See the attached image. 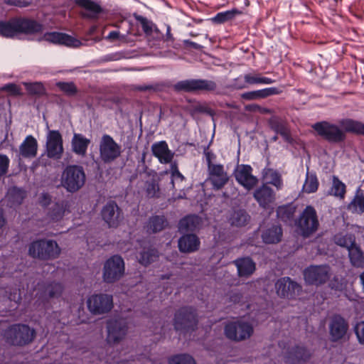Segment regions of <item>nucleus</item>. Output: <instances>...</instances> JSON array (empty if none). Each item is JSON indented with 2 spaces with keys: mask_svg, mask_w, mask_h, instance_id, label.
<instances>
[{
  "mask_svg": "<svg viewBox=\"0 0 364 364\" xmlns=\"http://www.w3.org/2000/svg\"><path fill=\"white\" fill-rule=\"evenodd\" d=\"M124 262L120 255H114L108 258L103 267L102 279L108 284L119 280L124 274Z\"/></svg>",
  "mask_w": 364,
  "mask_h": 364,
  "instance_id": "obj_8",
  "label": "nucleus"
},
{
  "mask_svg": "<svg viewBox=\"0 0 364 364\" xmlns=\"http://www.w3.org/2000/svg\"><path fill=\"white\" fill-rule=\"evenodd\" d=\"M261 99H265L273 95H278L282 93V90L277 87H269L259 90Z\"/></svg>",
  "mask_w": 364,
  "mask_h": 364,
  "instance_id": "obj_53",
  "label": "nucleus"
},
{
  "mask_svg": "<svg viewBox=\"0 0 364 364\" xmlns=\"http://www.w3.org/2000/svg\"><path fill=\"white\" fill-rule=\"evenodd\" d=\"M168 225L167 219L164 215H153L146 223L148 232L156 233L163 230Z\"/></svg>",
  "mask_w": 364,
  "mask_h": 364,
  "instance_id": "obj_32",
  "label": "nucleus"
},
{
  "mask_svg": "<svg viewBox=\"0 0 364 364\" xmlns=\"http://www.w3.org/2000/svg\"><path fill=\"white\" fill-rule=\"evenodd\" d=\"M348 257L352 266L357 268L364 267V253L359 245L355 244L348 250Z\"/></svg>",
  "mask_w": 364,
  "mask_h": 364,
  "instance_id": "obj_33",
  "label": "nucleus"
},
{
  "mask_svg": "<svg viewBox=\"0 0 364 364\" xmlns=\"http://www.w3.org/2000/svg\"><path fill=\"white\" fill-rule=\"evenodd\" d=\"M231 90H240L247 87L244 75H240L232 80L228 86Z\"/></svg>",
  "mask_w": 364,
  "mask_h": 364,
  "instance_id": "obj_52",
  "label": "nucleus"
},
{
  "mask_svg": "<svg viewBox=\"0 0 364 364\" xmlns=\"http://www.w3.org/2000/svg\"><path fill=\"white\" fill-rule=\"evenodd\" d=\"M303 275L306 284L318 287L330 279L331 270L328 264L310 265L304 270Z\"/></svg>",
  "mask_w": 364,
  "mask_h": 364,
  "instance_id": "obj_9",
  "label": "nucleus"
},
{
  "mask_svg": "<svg viewBox=\"0 0 364 364\" xmlns=\"http://www.w3.org/2000/svg\"><path fill=\"white\" fill-rule=\"evenodd\" d=\"M74 3L76 6L86 11V13L82 14V16L87 18L97 19L100 14L105 13V9L102 7L99 1L92 0H74Z\"/></svg>",
  "mask_w": 364,
  "mask_h": 364,
  "instance_id": "obj_22",
  "label": "nucleus"
},
{
  "mask_svg": "<svg viewBox=\"0 0 364 364\" xmlns=\"http://www.w3.org/2000/svg\"><path fill=\"white\" fill-rule=\"evenodd\" d=\"M108 344H116L122 341L128 331L127 322L123 318L109 319L107 323Z\"/></svg>",
  "mask_w": 364,
  "mask_h": 364,
  "instance_id": "obj_13",
  "label": "nucleus"
},
{
  "mask_svg": "<svg viewBox=\"0 0 364 364\" xmlns=\"http://www.w3.org/2000/svg\"><path fill=\"white\" fill-rule=\"evenodd\" d=\"M296 209V206L293 203L279 205L276 210L277 218L284 223H291Z\"/></svg>",
  "mask_w": 364,
  "mask_h": 364,
  "instance_id": "obj_29",
  "label": "nucleus"
},
{
  "mask_svg": "<svg viewBox=\"0 0 364 364\" xmlns=\"http://www.w3.org/2000/svg\"><path fill=\"white\" fill-rule=\"evenodd\" d=\"M224 330L225 336L234 341H241L249 338L254 331L250 323L240 321L228 323Z\"/></svg>",
  "mask_w": 364,
  "mask_h": 364,
  "instance_id": "obj_11",
  "label": "nucleus"
},
{
  "mask_svg": "<svg viewBox=\"0 0 364 364\" xmlns=\"http://www.w3.org/2000/svg\"><path fill=\"white\" fill-rule=\"evenodd\" d=\"M38 144L31 135L27 136L19 147L21 155L24 158L35 157L37 154Z\"/></svg>",
  "mask_w": 364,
  "mask_h": 364,
  "instance_id": "obj_30",
  "label": "nucleus"
},
{
  "mask_svg": "<svg viewBox=\"0 0 364 364\" xmlns=\"http://www.w3.org/2000/svg\"><path fill=\"white\" fill-rule=\"evenodd\" d=\"M151 152L159 161L164 164L171 163L174 156V153L169 149L166 141L154 143L151 145Z\"/></svg>",
  "mask_w": 364,
  "mask_h": 364,
  "instance_id": "obj_24",
  "label": "nucleus"
},
{
  "mask_svg": "<svg viewBox=\"0 0 364 364\" xmlns=\"http://www.w3.org/2000/svg\"><path fill=\"white\" fill-rule=\"evenodd\" d=\"M200 245L198 237L193 233L183 235L178 242V250L181 252L190 253L197 251Z\"/></svg>",
  "mask_w": 364,
  "mask_h": 364,
  "instance_id": "obj_25",
  "label": "nucleus"
},
{
  "mask_svg": "<svg viewBox=\"0 0 364 364\" xmlns=\"http://www.w3.org/2000/svg\"><path fill=\"white\" fill-rule=\"evenodd\" d=\"M348 208L352 210L353 213L362 214L364 213V196L356 195L353 200L350 203Z\"/></svg>",
  "mask_w": 364,
  "mask_h": 364,
  "instance_id": "obj_48",
  "label": "nucleus"
},
{
  "mask_svg": "<svg viewBox=\"0 0 364 364\" xmlns=\"http://www.w3.org/2000/svg\"><path fill=\"white\" fill-rule=\"evenodd\" d=\"M27 92L31 95H39L43 92L44 87L41 82L24 83Z\"/></svg>",
  "mask_w": 364,
  "mask_h": 364,
  "instance_id": "obj_55",
  "label": "nucleus"
},
{
  "mask_svg": "<svg viewBox=\"0 0 364 364\" xmlns=\"http://www.w3.org/2000/svg\"><path fill=\"white\" fill-rule=\"evenodd\" d=\"M134 90L139 92H158L161 90V85L159 83L139 85H136Z\"/></svg>",
  "mask_w": 364,
  "mask_h": 364,
  "instance_id": "obj_58",
  "label": "nucleus"
},
{
  "mask_svg": "<svg viewBox=\"0 0 364 364\" xmlns=\"http://www.w3.org/2000/svg\"><path fill=\"white\" fill-rule=\"evenodd\" d=\"M264 173L265 176L270 178L269 183L276 187L277 190L283 187V181L280 173L272 168H264Z\"/></svg>",
  "mask_w": 364,
  "mask_h": 364,
  "instance_id": "obj_44",
  "label": "nucleus"
},
{
  "mask_svg": "<svg viewBox=\"0 0 364 364\" xmlns=\"http://www.w3.org/2000/svg\"><path fill=\"white\" fill-rule=\"evenodd\" d=\"M338 125L328 121L317 122L311 125L316 134L330 144H339L346 139V133L364 136V123L350 118H343Z\"/></svg>",
  "mask_w": 364,
  "mask_h": 364,
  "instance_id": "obj_1",
  "label": "nucleus"
},
{
  "mask_svg": "<svg viewBox=\"0 0 364 364\" xmlns=\"http://www.w3.org/2000/svg\"><path fill=\"white\" fill-rule=\"evenodd\" d=\"M100 157L104 163H111L118 159L122 154V147L109 134L102 136L99 146Z\"/></svg>",
  "mask_w": 364,
  "mask_h": 364,
  "instance_id": "obj_10",
  "label": "nucleus"
},
{
  "mask_svg": "<svg viewBox=\"0 0 364 364\" xmlns=\"http://www.w3.org/2000/svg\"><path fill=\"white\" fill-rule=\"evenodd\" d=\"M2 90L9 92L12 96H20L22 95L21 87L14 83H9L5 85L2 87Z\"/></svg>",
  "mask_w": 364,
  "mask_h": 364,
  "instance_id": "obj_57",
  "label": "nucleus"
},
{
  "mask_svg": "<svg viewBox=\"0 0 364 364\" xmlns=\"http://www.w3.org/2000/svg\"><path fill=\"white\" fill-rule=\"evenodd\" d=\"M89 311L95 315L109 312L114 306L113 297L107 294H94L87 301Z\"/></svg>",
  "mask_w": 364,
  "mask_h": 364,
  "instance_id": "obj_12",
  "label": "nucleus"
},
{
  "mask_svg": "<svg viewBox=\"0 0 364 364\" xmlns=\"http://www.w3.org/2000/svg\"><path fill=\"white\" fill-rule=\"evenodd\" d=\"M298 230L304 237H309L318 228L319 221L316 209L307 205L295 221Z\"/></svg>",
  "mask_w": 364,
  "mask_h": 364,
  "instance_id": "obj_6",
  "label": "nucleus"
},
{
  "mask_svg": "<svg viewBox=\"0 0 364 364\" xmlns=\"http://www.w3.org/2000/svg\"><path fill=\"white\" fill-rule=\"evenodd\" d=\"M353 331L358 343L364 346V320L357 322L353 327Z\"/></svg>",
  "mask_w": 364,
  "mask_h": 364,
  "instance_id": "obj_54",
  "label": "nucleus"
},
{
  "mask_svg": "<svg viewBox=\"0 0 364 364\" xmlns=\"http://www.w3.org/2000/svg\"><path fill=\"white\" fill-rule=\"evenodd\" d=\"M334 240L336 245L346 247L348 250L356 244L354 236L349 234H336L334 236Z\"/></svg>",
  "mask_w": 364,
  "mask_h": 364,
  "instance_id": "obj_43",
  "label": "nucleus"
},
{
  "mask_svg": "<svg viewBox=\"0 0 364 364\" xmlns=\"http://www.w3.org/2000/svg\"><path fill=\"white\" fill-rule=\"evenodd\" d=\"M145 190L146 196L149 198H158L159 197V179L156 177H153L150 181H146Z\"/></svg>",
  "mask_w": 364,
  "mask_h": 364,
  "instance_id": "obj_45",
  "label": "nucleus"
},
{
  "mask_svg": "<svg viewBox=\"0 0 364 364\" xmlns=\"http://www.w3.org/2000/svg\"><path fill=\"white\" fill-rule=\"evenodd\" d=\"M241 98L249 101L261 99L259 90L245 92L241 95Z\"/></svg>",
  "mask_w": 364,
  "mask_h": 364,
  "instance_id": "obj_60",
  "label": "nucleus"
},
{
  "mask_svg": "<svg viewBox=\"0 0 364 364\" xmlns=\"http://www.w3.org/2000/svg\"><path fill=\"white\" fill-rule=\"evenodd\" d=\"M318 185L319 183L316 174L314 172H307L305 182L302 188L303 191L306 193H315L318 190Z\"/></svg>",
  "mask_w": 364,
  "mask_h": 364,
  "instance_id": "obj_42",
  "label": "nucleus"
},
{
  "mask_svg": "<svg viewBox=\"0 0 364 364\" xmlns=\"http://www.w3.org/2000/svg\"><path fill=\"white\" fill-rule=\"evenodd\" d=\"M200 224V218L196 215L183 217L179 221V230L182 232L194 231Z\"/></svg>",
  "mask_w": 364,
  "mask_h": 364,
  "instance_id": "obj_35",
  "label": "nucleus"
},
{
  "mask_svg": "<svg viewBox=\"0 0 364 364\" xmlns=\"http://www.w3.org/2000/svg\"><path fill=\"white\" fill-rule=\"evenodd\" d=\"M8 343L23 346L31 343L35 337V331L26 324H14L4 332Z\"/></svg>",
  "mask_w": 364,
  "mask_h": 364,
  "instance_id": "obj_5",
  "label": "nucleus"
},
{
  "mask_svg": "<svg viewBox=\"0 0 364 364\" xmlns=\"http://www.w3.org/2000/svg\"><path fill=\"white\" fill-rule=\"evenodd\" d=\"M237 267V274L240 277H250L256 269V264L250 257H239L233 261Z\"/></svg>",
  "mask_w": 364,
  "mask_h": 364,
  "instance_id": "obj_26",
  "label": "nucleus"
},
{
  "mask_svg": "<svg viewBox=\"0 0 364 364\" xmlns=\"http://www.w3.org/2000/svg\"><path fill=\"white\" fill-rule=\"evenodd\" d=\"M198 325L196 309L192 306H183L174 315L173 326L176 331L184 334L193 331Z\"/></svg>",
  "mask_w": 364,
  "mask_h": 364,
  "instance_id": "obj_4",
  "label": "nucleus"
},
{
  "mask_svg": "<svg viewBox=\"0 0 364 364\" xmlns=\"http://www.w3.org/2000/svg\"><path fill=\"white\" fill-rule=\"evenodd\" d=\"M63 286L60 282L47 284V293L50 297H58L62 294Z\"/></svg>",
  "mask_w": 364,
  "mask_h": 364,
  "instance_id": "obj_50",
  "label": "nucleus"
},
{
  "mask_svg": "<svg viewBox=\"0 0 364 364\" xmlns=\"http://www.w3.org/2000/svg\"><path fill=\"white\" fill-rule=\"evenodd\" d=\"M208 170V179L214 190H220L228 183L229 177L222 164L212 166Z\"/></svg>",
  "mask_w": 364,
  "mask_h": 364,
  "instance_id": "obj_20",
  "label": "nucleus"
},
{
  "mask_svg": "<svg viewBox=\"0 0 364 364\" xmlns=\"http://www.w3.org/2000/svg\"><path fill=\"white\" fill-rule=\"evenodd\" d=\"M171 31V26L168 24H167L166 25V32L164 41H167V42L173 43L174 41V38L173 37V35H172Z\"/></svg>",
  "mask_w": 364,
  "mask_h": 364,
  "instance_id": "obj_63",
  "label": "nucleus"
},
{
  "mask_svg": "<svg viewBox=\"0 0 364 364\" xmlns=\"http://www.w3.org/2000/svg\"><path fill=\"white\" fill-rule=\"evenodd\" d=\"M176 92H208L218 94L217 91V83L210 80L206 79H188L181 80L173 85Z\"/></svg>",
  "mask_w": 364,
  "mask_h": 364,
  "instance_id": "obj_7",
  "label": "nucleus"
},
{
  "mask_svg": "<svg viewBox=\"0 0 364 364\" xmlns=\"http://www.w3.org/2000/svg\"><path fill=\"white\" fill-rule=\"evenodd\" d=\"M100 215L109 228H117L123 219L122 210L114 200L108 201L102 207Z\"/></svg>",
  "mask_w": 364,
  "mask_h": 364,
  "instance_id": "obj_17",
  "label": "nucleus"
},
{
  "mask_svg": "<svg viewBox=\"0 0 364 364\" xmlns=\"http://www.w3.org/2000/svg\"><path fill=\"white\" fill-rule=\"evenodd\" d=\"M244 76L247 87L253 85H270L275 82V80L263 76L259 73H248Z\"/></svg>",
  "mask_w": 364,
  "mask_h": 364,
  "instance_id": "obj_34",
  "label": "nucleus"
},
{
  "mask_svg": "<svg viewBox=\"0 0 364 364\" xmlns=\"http://www.w3.org/2000/svg\"><path fill=\"white\" fill-rule=\"evenodd\" d=\"M60 253V248L55 241L47 240V259L56 258Z\"/></svg>",
  "mask_w": 364,
  "mask_h": 364,
  "instance_id": "obj_51",
  "label": "nucleus"
},
{
  "mask_svg": "<svg viewBox=\"0 0 364 364\" xmlns=\"http://www.w3.org/2000/svg\"><path fill=\"white\" fill-rule=\"evenodd\" d=\"M28 252L33 258L43 259L46 255V240L42 239L33 242L29 247Z\"/></svg>",
  "mask_w": 364,
  "mask_h": 364,
  "instance_id": "obj_40",
  "label": "nucleus"
},
{
  "mask_svg": "<svg viewBox=\"0 0 364 364\" xmlns=\"http://www.w3.org/2000/svg\"><path fill=\"white\" fill-rule=\"evenodd\" d=\"M282 229L280 225H272L266 228L262 234V241L266 244H276L281 241Z\"/></svg>",
  "mask_w": 364,
  "mask_h": 364,
  "instance_id": "obj_28",
  "label": "nucleus"
},
{
  "mask_svg": "<svg viewBox=\"0 0 364 364\" xmlns=\"http://www.w3.org/2000/svg\"><path fill=\"white\" fill-rule=\"evenodd\" d=\"M67 208V202L63 200L53 201L47 194V219L56 222L63 218Z\"/></svg>",
  "mask_w": 364,
  "mask_h": 364,
  "instance_id": "obj_21",
  "label": "nucleus"
},
{
  "mask_svg": "<svg viewBox=\"0 0 364 364\" xmlns=\"http://www.w3.org/2000/svg\"><path fill=\"white\" fill-rule=\"evenodd\" d=\"M90 139L80 134H75L72 139V149L73 152L79 156L86 155Z\"/></svg>",
  "mask_w": 364,
  "mask_h": 364,
  "instance_id": "obj_31",
  "label": "nucleus"
},
{
  "mask_svg": "<svg viewBox=\"0 0 364 364\" xmlns=\"http://www.w3.org/2000/svg\"><path fill=\"white\" fill-rule=\"evenodd\" d=\"M86 180L83 168L78 165H68L61 175V185L68 192L75 193L80 190Z\"/></svg>",
  "mask_w": 364,
  "mask_h": 364,
  "instance_id": "obj_3",
  "label": "nucleus"
},
{
  "mask_svg": "<svg viewBox=\"0 0 364 364\" xmlns=\"http://www.w3.org/2000/svg\"><path fill=\"white\" fill-rule=\"evenodd\" d=\"M329 335L333 342H342L349 339V326L347 321L341 315H333L329 323Z\"/></svg>",
  "mask_w": 364,
  "mask_h": 364,
  "instance_id": "obj_14",
  "label": "nucleus"
},
{
  "mask_svg": "<svg viewBox=\"0 0 364 364\" xmlns=\"http://www.w3.org/2000/svg\"><path fill=\"white\" fill-rule=\"evenodd\" d=\"M311 353L306 348L296 346L288 351L286 362L289 364H301L311 358Z\"/></svg>",
  "mask_w": 364,
  "mask_h": 364,
  "instance_id": "obj_27",
  "label": "nucleus"
},
{
  "mask_svg": "<svg viewBox=\"0 0 364 364\" xmlns=\"http://www.w3.org/2000/svg\"><path fill=\"white\" fill-rule=\"evenodd\" d=\"M242 14V11L235 8L231 10L218 13L211 18V21L213 23L216 24H223L227 21L232 20L237 16L241 15Z\"/></svg>",
  "mask_w": 364,
  "mask_h": 364,
  "instance_id": "obj_37",
  "label": "nucleus"
},
{
  "mask_svg": "<svg viewBox=\"0 0 364 364\" xmlns=\"http://www.w3.org/2000/svg\"><path fill=\"white\" fill-rule=\"evenodd\" d=\"M47 41L67 47L77 48L82 43L76 38L61 32H47Z\"/></svg>",
  "mask_w": 364,
  "mask_h": 364,
  "instance_id": "obj_23",
  "label": "nucleus"
},
{
  "mask_svg": "<svg viewBox=\"0 0 364 364\" xmlns=\"http://www.w3.org/2000/svg\"><path fill=\"white\" fill-rule=\"evenodd\" d=\"M253 197L260 208L269 210L272 208V205L275 203L276 192L268 183H264L255 190Z\"/></svg>",
  "mask_w": 364,
  "mask_h": 364,
  "instance_id": "obj_18",
  "label": "nucleus"
},
{
  "mask_svg": "<svg viewBox=\"0 0 364 364\" xmlns=\"http://www.w3.org/2000/svg\"><path fill=\"white\" fill-rule=\"evenodd\" d=\"M252 171L249 164H237L233 171L235 181L248 191L252 190L258 183V178L252 174Z\"/></svg>",
  "mask_w": 364,
  "mask_h": 364,
  "instance_id": "obj_15",
  "label": "nucleus"
},
{
  "mask_svg": "<svg viewBox=\"0 0 364 364\" xmlns=\"http://www.w3.org/2000/svg\"><path fill=\"white\" fill-rule=\"evenodd\" d=\"M56 86L67 96H74L77 93V87L73 82H58Z\"/></svg>",
  "mask_w": 364,
  "mask_h": 364,
  "instance_id": "obj_46",
  "label": "nucleus"
},
{
  "mask_svg": "<svg viewBox=\"0 0 364 364\" xmlns=\"http://www.w3.org/2000/svg\"><path fill=\"white\" fill-rule=\"evenodd\" d=\"M63 152V139L58 131H50L47 135V156L59 159Z\"/></svg>",
  "mask_w": 364,
  "mask_h": 364,
  "instance_id": "obj_19",
  "label": "nucleus"
},
{
  "mask_svg": "<svg viewBox=\"0 0 364 364\" xmlns=\"http://www.w3.org/2000/svg\"><path fill=\"white\" fill-rule=\"evenodd\" d=\"M277 294L281 298L294 299L301 291V286L289 277L279 278L275 283Z\"/></svg>",
  "mask_w": 364,
  "mask_h": 364,
  "instance_id": "obj_16",
  "label": "nucleus"
},
{
  "mask_svg": "<svg viewBox=\"0 0 364 364\" xmlns=\"http://www.w3.org/2000/svg\"><path fill=\"white\" fill-rule=\"evenodd\" d=\"M3 1L8 6L18 8H26L32 4L31 0H3Z\"/></svg>",
  "mask_w": 364,
  "mask_h": 364,
  "instance_id": "obj_59",
  "label": "nucleus"
},
{
  "mask_svg": "<svg viewBox=\"0 0 364 364\" xmlns=\"http://www.w3.org/2000/svg\"><path fill=\"white\" fill-rule=\"evenodd\" d=\"M168 364H196L192 356L188 354H177L170 357Z\"/></svg>",
  "mask_w": 364,
  "mask_h": 364,
  "instance_id": "obj_47",
  "label": "nucleus"
},
{
  "mask_svg": "<svg viewBox=\"0 0 364 364\" xmlns=\"http://www.w3.org/2000/svg\"><path fill=\"white\" fill-rule=\"evenodd\" d=\"M274 131L277 132V134H279L287 143L293 144L294 139L291 136L289 129H288L286 126L282 124H277L274 127Z\"/></svg>",
  "mask_w": 364,
  "mask_h": 364,
  "instance_id": "obj_49",
  "label": "nucleus"
},
{
  "mask_svg": "<svg viewBox=\"0 0 364 364\" xmlns=\"http://www.w3.org/2000/svg\"><path fill=\"white\" fill-rule=\"evenodd\" d=\"M250 216L244 209H237L233 210L230 215V223L236 227H242L246 225L250 221Z\"/></svg>",
  "mask_w": 364,
  "mask_h": 364,
  "instance_id": "obj_36",
  "label": "nucleus"
},
{
  "mask_svg": "<svg viewBox=\"0 0 364 364\" xmlns=\"http://www.w3.org/2000/svg\"><path fill=\"white\" fill-rule=\"evenodd\" d=\"M204 154L205 156V161L207 163L208 168H209L212 166L215 165V164H213V161L215 159V155L211 151L208 150V146H207L206 149H205Z\"/></svg>",
  "mask_w": 364,
  "mask_h": 364,
  "instance_id": "obj_61",
  "label": "nucleus"
},
{
  "mask_svg": "<svg viewBox=\"0 0 364 364\" xmlns=\"http://www.w3.org/2000/svg\"><path fill=\"white\" fill-rule=\"evenodd\" d=\"M346 193V186L343 183L338 176H332V186L328 192V195L333 196L343 199Z\"/></svg>",
  "mask_w": 364,
  "mask_h": 364,
  "instance_id": "obj_39",
  "label": "nucleus"
},
{
  "mask_svg": "<svg viewBox=\"0 0 364 364\" xmlns=\"http://www.w3.org/2000/svg\"><path fill=\"white\" fill-rule=\"evenodd\" d=\"M42 28L41 23L27 18L14 17L9 21H0V36L6 38H13L21 33H36Z\"/></svg>",
  "mask_w": 364,
  "mask_h": 364,
  "instance_id": "obj_2",
  "label": "nucleus"
},
{
  "mask_svg": "<svg viewBox=\"0 0 364 364\" xmlns=\"http://www.w3.org/2000/svg\"><path fill=\"white\" fill-rule=\"evenodd\" d=\"M9 165V158L6 154H0V178L8 173Z\"/></svg>",
  "mask_w": 364,
  "mask_h": 364,
  "instance_id": "obj_56",
  "label": "nucleus"
},
{
  "mask_svg": "<svg viewBox=\"0 0 364 364\" xmlns=\"http://www.w3.org/2000/svg\"><path fill=\"white\" fill-rule=\"evenodd\" d=\"M242 299V294L240 292H232L229 298L230 302L234 304L239 303Z\"/></svg>",
  "mask_w": 364,
  "mask_h": 364,
  "instance_id": "obj_62",
  "label": "nucleus"
},
{
  "mask_svg": "<svg viewBox=\"0 0 364 364\" xmlns=\"http://www.w3.org/2000/svg\"><path fill=\"white\" fill-rule=\"evenodd\" d=\"M135 19L139 23L144 32L147 36H150L154 31L156 33H161L157 26L152 22V21L148 19L146 17L137 15L135 16Z\"/></svg>",
  "mask_w": 364,
  "mask_h": 364,
  "instance_id": "obj_41",
  "label": "nucleus"
},
{
  "mask_svg": "<svg viewBox=\"0 0 364 364\" xmlns=\"http://www.w3.org/2000/svg\"><path fill=\"white\" fill-rule=\"evenodd\" d=\"M159 257V253L155 248L149 247L144 249L138 257L139 262L143 266H148L151 263L156 261Z\"/></svg>",
  "mask_w": 364,
  "mask_h": 364,
  "instance_id": "obj_38",
  "label": "nucleus"
},
{
  "mask_svg": "<svg viewBox=\"0 0 364 364\" xmlns=\"http://www.w3.org/2000/svg\"><path fill=\"white\" fill-rule=\"evenodd\" d=\"M119 31H112L109 33V34L107 36V38L109 40H116L119 38Z\"/></svg>",
  "mask_w": 364,
  "mask_h": 364,
  "instance_id": "obj_64",
  "label": "nucleus"
}]
</instances>
